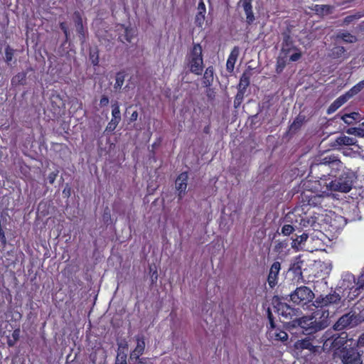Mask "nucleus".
Listing matches in <instances>:
<instances>
[{
    "instance_id": "obj_1",
    "label": "nucleus",
    "mask_w": 364,
    "mask_h": 364,
    "mask_svg": "<svg viewBox=\"0 0 364 364\" xmlns=\"http://www.w3.org/2000/svg\"><path fill=\"white\" fill-rule=\"evenodd\" d=\"M345 170L343 162L335 154L321 155L316 157L310 166V173L322 179L326 176L336 177Z\"/></svg>"
},
{
    "instance_id": "obj_2",
    "label": "nucleus",
    "mask_w": 364,
    "mask_h": 364,
    "mask_svg": "<svg viewBox=\"0 0 364 364\" xmlns=\"http://www.w3.org/2000/svg\"><path fill=\"white\" fill-rule=\"evenodd\" d=\"M287 217L291 223L298 224L300 229L312 228L316 230L319 226L318 214L309 213L302 206H296Z\"/></svg>"
},
{
    "instance_id": "obj_3",
    "label": "nucleus",
    "mask_w": 364,
    "mask_h": 364,
    "mask_svg": "<svg viewBox=\"0 0 364 364\" xmlns=\"http://www.w3.org/2000/svg\"><path fill=\"white\" fill-rule=\"evenodd\" d=\"M185 63L189 71L196 75H200L204 68L203 48L200 43H193L192 48L187 53Z\"/></svg>"
},
{
    "instance_id": "obj_4",
    "label": "nucleus",
    "mask_w": 364,
    "mask_h": 364,
    "mask_svg": "<svg viewBox=\"0 0 364 364\" xmlns=\"http://www.w3.org/2000/svg\"><path fill=\"white\" fill-rule=\"evenodd\" d=\"M334 178V180H332L328 185L326 186V189L331 191L348 193L352 189L355 176L352 171L346 169Z\"/></svg>"
},
{
    "instance_id": "obj_5",
    "label": "nucleus",
    "mask_w": 364,
    "mask_h": 364,
    "mask_svg": "<svg viewBox=\"0 0 364 364\" xmlns=\"http://www.w3.org/2000/svg\"><path fill=\"white\" fill-rule=\"evenodd\" d=\"M336 290L343 294V301L346 300L351 301L360 294V291L355 283V277L354 274L350 272L344 273L342 275Z\"/></svg>"
},
{
    "instance_id": "obj_6",
    "label": "nucleus",
    "mask_w": 364,
    "mask_h": 364,
    "mask_svg": "<svg viewBox=\"0 0 364 364\" xmlns=\"http://www.w3.org/2000/svg\"><path fill=\"white\" fill-rule=\"evenodd\" d=\"M323 323H316V319L311 316H302L300 318L295 317L291 321L292 327H300L302 329V333L306 336L312 335L319 331L323 329Z\"/></svg>"
},
{
    "instance_id": "obj_7",
    "label": "nucleus",
    "mask_w": 364,
    "mask_h": 364,
    "mask_svg": "<svg viewBox=\"0 0 364 364\" xmlns=\"http://www.w3.org/2000/svg\"><path fill=\"white\" fill-rule=\"evenodd\" d=\"M294 350L297 355H301L304 351L306 350L305 356H309V360L322 353L321 346L314 345L313 339L309 336L295 341Z\"/></svg>"
},
{
    "instance_id": "obj_8",
    "label": "nucleus",
    "mask_w": 364,
    "mask_h": 364,
    "mask_svg": "<svg viewBox=\"0 0 364 364\" xmlns=\"http://www.w3.org/2000/svg\"><path fill=\"white\" fill-rule=\"evenodd\" d=\"M347 335L345 333L341 334L336 333L328 336L326 332L321 338L323 346H321L322 352L326 351H336L343 349L344 345L346 343Z\"/></svg>"
},
{
    "instance_id": "obj_9",
    "label": "nucleus",
    "mask_w": 364,
    "mask_h": 364,
    "mask_svg": "<svg viewBox=\"0 0 364 364\" xmlns=\"http://www.w3.org/2000/svg\"><path fill=\"white\" fill-rule=\"evenodd\" d=\"M289 296L294 304L304 306L313 301L314 293L309 287L301 286L289 294Z\"/></svg>"
},
{
    "instance_id": "obj_10",
    "label": "nucleus",
    "mask_w": 364,
    "mask_h": 364,
    "mask_svg": "<svg viewBox=\"0 0 364 364\" xmlns=\"http://www.w3.org/2000/svg\"><path fill=\"white\" fill-rule=\"evenodd\" d=\"M326 193V190L313 194L312 192H309L308 191H301L300 198L302 205L301 206L304 208V209H306L307 206L322 207L325 197L328 196Z\"/></svg>"
},
{
    "instance_id": "obj_11",
    "label": "nucleus",
    "mask_w": 364,
    "mask_h": 364,
    "mask_svg": "<svg viewBox=\"0 0 364 364\" xmlns=\"http://www.w3.org/2000/svg\"><path fill=\"white\" fill-rule=\"evenodd\" d=\"M343 299V294L337 290L329 293L325 296L321 295L318 296L314 301L313 304L316 308L338 306L341 299Z\"/></svg>"
},
{
    "instance_id": "obj_12",
    "label": "nucleus",
    "mask_w": 364,
    "mask_h": 364,
    "mask_svg": "<svg viewBox=\"0 0 364 364\" xmlns=\"http://www.w3.org/2000/svg\"><path fill=\"white\" fill-rule=\"evenodd\" d=\"M286 299H284L283 297L275 296L272 300L274 309L279 315H281L286 319H290L292 321L294 319V316H297L299 311L298 309L292 308L291 306L282 301Z\"/></svg>"
},
{
    "instance_id": "obj_13",
    "label": "nucleus",
    "mask_w": 364,
    "mask_h": 364,
    "mask_svg": "<svg viewBox=\"0 0 364 364\" xmlns=\"http://www.w3.org/2000/svg\"><path fill=\"white\" fill-rule=\"evenodd\" d=\"M340 358L342 364H364L362 355L354 348H343L341 350Z\"/></svg>"
},
{
    "instance_id": "obj_14",
    "label": "nucleus",
    "mask_w": 364,
    "mask_h": 364,
    "mask_svg": "<svg viewBox=\"0 0 364 364\" xmlns=\"http://www.w3.org/2000/svg\"><path fill=\"white\" fill-rule=\"evenodd\" d=\"M267 314L269 322V326L268 327L269 336L275 341H286L288 339L287 333L281 328L276 327L273 315L269 309H268Z\"/></svg>"
},
{
    "instance_id": "obj_15",
    "label": "nucleus",
    "mask_w": 364,
    "mask_h": 364,
    "mask_svg": "<svg viewBox=\"0 0 364 364\" xmlns=\"http://www.w3.org/2000/svg\"><path fill=\"white\" fill-rule=\"evenodd\" d=\"M356 316L354 314L348 313L343 315L333 325L335 331H342L345 328H352L356 324Z\"/></svg>"
},
{
    "instance_id": "obj_16",
    "label": "nucleus",
    "mask_w": 364,
    "mask_h": 364,
    "mask_svg": "<svg viewBox=\"0 0 364 364\" xmlns=\"http://www.w3.org/2000/svg\"><path fill=\"white\" fill-rule=\"evenodd\" d=\"M74 23L79 39L82 43L86 41L87 31L83 26L82 18L80 11H75L73 13Z\"/></svg>"
},
{
    "instance_id": "obj_17",
    "label": "nucleus",
    "mask_w": 364,
    "mask_h": 364,
    "mask_svg": "<svg viewBox=\"0 0 364 364\" xmlns=\"http://www.w3.org/2000/svg\"><path fill=\"white\" fill-rule=\"evenodd\" d=\"M300 186L302 189L301 191H308L309 192H312V194L318 192H322L323 188L319 181L311 179L303 180Z\"/></svg>"
},
{
    "instance_id": "obj_18",
    "label": "nucleus",
    "mask_w": 364,
    "mask_h": 364,
    "mask_svg": "<svg viewBox=\"0 0 364 364\" xmlns=\"http://www.w3.org/2000/svg\"><path fill=\"white\" fill-rule=\"evenodd\" d=\"M188 172L184 171L180 173L176 180V188L178 192V199L181 200L186 193L188 184Z\"/></svg>"
},
{
    "instance_id": "obj_19",
    "label": "nucleus",
    "mask_w": 364,
    "mask_h": 364,
    "mask_svg": "<svg viewBox=\"0 0 364 364\" xmlns=\"http://www.w3.org/2000/svg\"><path fill=\"white\" fill-rule=\"evenodd\" d=\"M281 269L279 262H274L272 264L267 277V282L271 288H274L278 283V276Z\"/></svg>"
},
{
    "instance_id": "obj_20",
    "label": "nucleus",
    "mask_w": 364,
    "mask_h": 364,
    "mask_svg": "<svg viewBox=\"0 0 364 364\" xmlns=\"http://www.w3.org/2000/svg\"><path fill=\"white\" fill-rule=\"evenodd\" d=\"M329 308L323 307L318 308L316 311L314 312L313 316L316 319V323L319 324L320 323H323V329L326 328L329 324Z\"/></svg>"
},
{
    "instance_id": "obj_21",
    "label": "nucleus",
    "mask_w": 364,
    "mask_h": 364,
    "mask_svg": "<svg viewBox=\"0 0 364 364\" xmlns=\"http://www.w3.org/2000/svg\"><path fill=\"white\" fill-rule=\"evenodd\" d=\"M328 57L333 60L342 62L349 57V54L346 52L343 46H334L328 52Z\"/></svg>"
},
{
    "instance_id": "obj_22",
    "label": "nucleus",
    "mask_w": 364,
    "mask_h": 364,
    "mask_svg": "<svg viewBox=\"0 0 364 364\" xmlns=\"http://www.w3.org/2000/svg\"><path fill=\"white\" fill-rule=\"evenodd\" d=\"M239 54H240L239 47L235 46L232 49V50L228 58L227 62H226V70L228 73H232L233 72L234 68H235V65L237 60Z\"/></svg>"
},
{
    "instance_id": "obj_23",
    "label": "nucleus",
    "mask_w": 364,
    "mask_h": 364,
    "mask_svg": "<svg viewBox=\"0 0 364 364\" xmlns=\"http://www.w3.org/2000/svg\"><path fill=\"white\" fill-rule=\"evenodd\" d=\"M137 343L135 348L131 352L129 359L139 360V363H141L139 357L144 353L145 348V342L143 338H137L136 339Z\"/></svg>"
},
{
    "instance_id": "obj_24",
    "label": "nucleus",
    "mask_w": 364,
    "mask_h": 364,
    "mask_svg": "<svg viewBox=\"0 0 364 364\" xmlns=\"http://www.w3.org/2000/svg\"><path fill=\"white\" fill-rule=\"evenodd\" d=\"M240 2L246 15V22L248 25H251L255 20L252 10V0H241Z\"/></svg>"
},
{
    "instance_id": "obj_25",
    "label": "nucleus",
    "mask_w": 364,
    "mask_h": 364,
    "mask_svg": "<svg viewBox=\"0 0 364 364\" xmlns=\"http://www.w3.org/2000/svg\"><path fill=\"white\" fill-rule=\"evenodd\" d=\"M206 13V7L205 4L203 2V0H200L198 4V12L195 16L194 23L196 26L202 27L204 21L205 16Z\"/></svg>"
},
{
    "instance_id": "obj_26",
    "label": "nucleus",
    "mask_w": 364,
    "mask_h": 364,
    "mask_svg": "<svg viewBox=\"0 0 364 364\" xmlns=\"http://www.w3.org/2000/svg\"><path fill=\"white\" fill-rule=\"evenodd\" d=\"M283 36L282 52L287 55L293 50H298V48L294 46V41L290 35L284 33Z\"/></svg>"
},
{
    "instance_id": "obj_27",
    "label": "nucleus",
    "mask_w": 364,
    "mask_h": 364,
    "mask_svg": "<svg viewBox=\"0 0 364 364\" xmlns=\"http://www.w3.org/2000/svg\"><path fill=\"white\" fill-rule=\"evenodd\" d=\"M341 119L348 125L359 122L362 119L360 114L358 112L346 113L341 116Z\"/></svg>"
},
{
    "instance_id": "obj_28",
    "label": "nucleus",
    "mask_w": 364,
    "mask_h": 364,
    "mask_svg": "<svg viewBox=\"0 0 364 364\" xmlns=\"http://www.w3.org/2000/svg\"><path fill=\"white\" fill-rule=\"evenodd\" d=\"M348 100L342 95L336 99L327 108L326 114H331L343 105Z\"/></svg>"
},
{
    "instance_id": "obj_29",
    "label": "nucleus",
    "mask_w": 364,
    "mask_h": 364,
    "mask_svg": "<svg viewBox=\"0 0 364 364\" xmlns=\"http://www.w3.org/2000/svg\"><path fill=\"white\" fill-rule=\"evenodd\" d=\"M214 79V68L210 65L208 66L203 74V85L204 87H210L213 82Z\"/></svg>"
},
{
    "instance_id": "obj_30",
    "label": "nucleus",
    "mask_w": 364,
    "mask_h": 364,
    "mask_svg": "<svg viewBox=\"0 0 364 364\" xmlns=\"http://www.w3.org/2000/svg\"><path fill=\"white\" fill-rule=\"evenodd\" d=\"M126 75V72L123 70L116 73L115 82L113 85V88L115 92H119L121 90L124 83Z\"/></svg>"
},
{
    "instance_id": "obj_31",
    "label": "nucleus",
    "mask_w": 364,
    "mask_h": 364,
    "mask_svg": "<svg viewBox=\"0 0 364 364\" xmlns=\"http://www.w3.org/2000/svg\"><path fill=\"white\" fill-rule=\"evenodd\" d=\"M364 88V80H361L353 87H352L348 91H347L343 95L346 98L347 100H349L353 96L357 95Z\"/></svg>"
},
{
    "instance_id": "obj_32",
    "label": "nucleus",
    "mask_w": 364,
    "mask_h": 364,
    "mask_svg": "<svg viewBox=\"0 0 364 364\" xmlns=\"http://www.w3.org/2000/svg\"><path fill=\"white\" fill-rule=\"evenodd\" d=\"M111 107H112V119H111V120H112V122L119 123L122 119L119 103L117 101L112 102V105H111Z\"/></svg>"
},
{
    "instance_id": "obj_33",
    "label": "nucleus",
    "mask_w": 364,
    "mask_h": 364,
    "mask_svg": "<svg viewBox=\"0 0 364 364\" xmlns=\"http://www.w3.org/2000/svg\"><path fill=\"white\" fill-rule=\"evenodd\" d=\"M134 36V29L129 26H127L124 28V33L119 35L118 39L122 43H131Z\"/></svg>"
},
{
    "instance_id": "obj_34",
    "label": "nucleus",
    "mask_w": 364,
    "mask_h": 364,
    "mask_svg": "<svg viewBox=\"0 0 364 364\" xmlns=\"http://www.w3.org/2000/svg\"><path fill=\"white\" fill-rule=\"evenodd\" d=\"M312 9L318 15H328L332 13L333 7L329 5L316 4Z\"/></svg>"
},
{
    "instance_id": "obj_35",
    "label": "nucleus",
    "mask_w": 364,
    "mask_h": 364,
    "mask_svg": "<svg viewBox=\"0 0 364 364\" xmlns=\"http://www.w3.org/2000/svg\"><path fill=\"white\" fill-rule=\"evenodd\" d=\"M309 235L306 233H303L302 235L297 236L295 239L292 241V247L299 249H303L304 242L308 239Z\"/></svg>"
},
{
    "instance_id": "obj_36",
    "label": "nucleus",
    "mask_w": 364,
    "mask_h": 364,
    "mask_svg": "<svg viewBox=\"0 0 364 364\" xmlns=\"http://www.w3.org/2000/svg\"><path fill=\"white\" fill-rule=\"evenodd\" d=\"M250 75L244 73L240 79V82L237 86V90H242L243 92H246L247 87L250 85Z\"/></svg>"
},
{
    "instance_id": "obj_37",
    "label": "nucleus",
    "mask_w": 364,
    "mask_h": 364,
    "mask_svg": "<svg viewBox=\"0 0 364 364\" xmlns=\"http://www.w3.org/2000/svg\"><path fill=\"white\" fill-rule=\"evenodd\" d=\"M89 58L94 66H97L99 64L100 58H99V50L96 47L95 48H90L89 52Z\"/></svg>"
},
{
    "instance_id": "obj_38",
    "label": "nucleus",
    "mask_w": 364,
    "mask_h": 364,
    "mask_svg": "<svg viewBox=\"0 0 364 364\" xmlns=\"http://www.w3.org/2000/svg\"><path fill=\"white\" fill-rule=\"evenodd\" d=\"M20 333H21V331H20V328H16L13 331L12 334H11V338H8V340H7V345L9 347H13L15 346L16 342L20 338Z\"/></svg>"
},
{
    "instance_id": "obj_39",
    "label": "nucleus",
    "mask_w": 364,
    "mask_h": 364,
    "mask_svg": "<svg viewBox=\"0 0 364 364\" xmlns=\"http://www.w3.org/2000/svg\"><path fill=\"white\" fill-rule=\"evenodd\" d=\"M15 53V50L10 46H6L5 48V58L4 60L8 65H11V62L13 60Z\"/></svg>"
},
{
    "instance_id": "obj_40",
    "label": "nucleus",
    "mask_w": 364,
    "mask_h": 364,
    "mask_svg": "<svg viewBox=\"0 0 364 364\" xmlns=\"http://www.w3.org/2000/svg\"><path fill=\"white\" fill-rule=\"evenodd\" d=\"M287 65V59L286 57H278L277 59L276 63V73L277 74H280L283 72L284 69Z\"/></svg>"
},
{
    "instance_id": "obj_41",
    "label": "nucleus",
    "mask_w": 364,
    "mask_h": 364,
    "mask_svg": "<svg viewBox=\"0 0 364 364\" xmlns=\"http://www.w3.org/2000/svg\"><path fill=\"white\" fill-rule=\"evenodd\" d=\"M337 38L342 39L343 41L346 43H354L357 40L355 36L350 34L348 32L338 33Z\"/></svg>"
},
{
    "instance_id": "obj_42",
    "label": "nucleus",
    "mask_w": 364,
    "mask_h": 364,
    "mask_svg": "<svg viewBox=\"0 0 364 364\" xmlns=\"http://www.w3.org/2000/svg\"><path fill=\"white\" fill-rule=\"evenodd\" d=\"M330 145L333 149H340L341 146H345L344 135L339 136L335 139L331 140Z\"/></svg>"
},
{
    "instance_id": "obj_43",
    "label": "nucleus",
    "mask_w": 364,
    "mask_h": 364,
    "mask_svg": "<svg viewBox=\"0 0 364 364\" xmlns=\"http://www.w3.org/2000/svg\"><path fill=\"white\" fill-rule=\"evenodd\" d=\"M245 92H243L242 90H237V92L235 97V100H234V107L235 108H237L240 106V105L242 104V101H243V99H244V95H245Z\"/></svg>"
},
{
    "instance_id": "obj_44",
    "label": "nucleus",
    "mask_w": 364,
    "mask_h": 364,
    "mask_svg": "<svg viewBox=\"0 0 364 364\" xmlns=\"http://www.w3.org/2000/svg\"><path fill=\"white\" fill-rule=\"evenodd\" d=\"M355 283L357 287H358V290H360L364 287V267L362 269L360 274L359 275L358 279H355Z\"/></svg>"
},
{
    "instance_id": "obj_45",
    "label": "nucleus",
    "mask_w": 364,
    "mask_h": 364,
    "mask_svg": "<svg viewBox=\"0 0 364 364\" xmlns=\"http://www.w3.org/2000/svg\"><path fill=\"white\" fill-rule=\"evenodd\" d=\"M116 364H127V355L124 353H118L116 358Z\"/></svg>"
},
{
    "instance_id": "obj_46",
    "label": "nucleus",
    "mask_w": 364,
    "mask_h": 364,
    "mask_svg": "<svg viewBox=\"0 0 364 364\" xmlns=\"http://www.w3.org/2000/svg\"><path fill=\"white\" fill-rule=\"evenodd\" d=\"M294 230V227L291 225H284L282 228V233L284 235H291Z\"/></svg>"
},
{
    "instance_id": "obj_47",
    "label": "nucleus",
    "mask_w": 364,
    "mask_h": 364,
    "mask_svg": "<svg viewBox=\"0 0 364 364\" xmlns=\"http://www.w3.org/2000/svg\"><path fill=\"white\" fill-rule=\"evenodd\" d=\"M119 124V123L118 122H112V120H110L106 127L105 131L108 132H114Z\"/></svg>"
},
{
    "instance_id": "obj_48",
    "label": "nucleus",
    "mask_w": 364,
    "mask_h": 364,
    "mask_svg": "<svg viewBox=\"0 0 364 364\" xmlns=\"http://www.w3.org/2000/svg\"><path fill=\"white\" fill-rule=\"evenodd\" d=\"M149 270H150V272H152L151 275V284H154L156 283V282L158 280L157 270H156V269L153 270L151 266L149 267Z\"/></svg>"
},
{
    "instance_id": "obj_49",
    "label": "nucleus",
    "mask_w": 364,
    "mask_h": 364,
    "mask_svg": "<svg viewBox=\"0 0 364 364\" xmlns=\"http://www.w3.org/2000/svg\"><path fill=\"white\" fill-rule=\"evenodd\" d=\"M58 175V171H53L49 173V175L48 176V181L50 185H53Z\"/></svg>"
},
{
    "instance_id": "obj_50",
    "label": "nucleus",
    "mask_w": 364,
    "mask_h": 364,
    "mask_svg": "<svg viewBox=\"0 0 364 364\" xmlns=\"http://www.w3.org/2000/svg\"><path fill=\"white\" fill-rule=\"evenodd\" d=\"M16 80H17L21 84H23V81L26 80V74L24 73H18L15 75L12 79V82H14Z\"/></svg>"
},
{
    "instance_id": "obj_51",
    "label": "nucleus",
    "mask_w": 364,
    "mask_h": 364,
    "mask_svg": "<svg viewBox=\"0 0 364 364\" xmlns=\"http://www.w3.org/2000/svg\"><path fill=\"white\" fill-rule=\"evenodd\" d=\"M302 124V120H299V118L297 117L294 122L293 123L290 125V129H298L301 127Z\"/></svg>"
},
{
    "instance_id": "obj_52",
    "label": "nucleus",
    "mask_w": 364,
    "mask_h": 364,
    "mask_svg": "<svg viewBox=\"0 0 364 364\" xmlns=\"http://www.w3.org/2000/svg\"><path fill=\"white\" fill-rule=\"evenodd\" d=\"M109 102V97L107 95H103L101 96L100 100V106L101 107H106L108 105Z\"/></svg>"
},
{
    "instance_id": "obj_53",
    "label": "nucleus",
    "mask_w": 364,
    "mask_h": 364,
    "mask_svg": "<svg viewBox=\"0 0 364 364\" xmlns=\"http://www.w3.org/2000/svg\"><path fill=\"white\" fill-rule=\"evenodd\" d=\"M345 146L354 145L356 143V139L353 137H349L344 135Z\"/></svg>"
},
{
    "instance_id": "obj_54",
    "label": "nucleus",
    "mask_w": 364,
    "mask_h": 364,
    "mask_svg": "<svg viewBox=\"0 0 364 364\" xmlns=\"http://www.w3.org/2000/svg\"><path fill=\"white\" fill-rule=\"evenodd\" d=\"M301 58V53L298 50L297 52L293 53L289 57V60L291 62L298 61Z\"/></svg>"
},
{
    "instance_id": "obj_55",
    "label": "nucleus",
    "mask_w": 364,
    "mask_h": 364,
    "mask_svg": "<svg viewBox=\"0 0 364 364\" xmlns=\"http://www.w3.org/2000/svg\"><path fill=\"white\" fill-rule=\"evenodd\" d=\"M0 242L2 247H5L6 245V238L4 230H0Z\"/></svg>"
},
{
    "instance_id": "obj_56",
    "label": "nucleus",
    "mask_w": 364,
    "mask_h": 364,
    "mask_svg": "<svg viewBox=\"0 0 364 364\" xmlns=\"http://www.w3.org/2000/svg\"><path fill=\"white\" fill-rule=\"evenodd\" d=\"M138 117H139V114H138L137 111H134L131 114V116L129 117V122H134L136 121L138 119Z\"/></svg>"
},
{
    "instance_id": "obj_57",
    "label": "nucleus",
    "mask_w": 364,
    "mask_h": 364,
    "mask_svg": "<svg viewBox=\"0 0 364 364\" xmlns=\"http://www.w3.org/2000/svg\"><path fill=\"white\" fill-rule=\"evenodd\" d=\"M60 28L61 31L64 33L65 31H68L69 30L68 26L67 25L66 22H60L59 24Z\"/></svg>"
},
{
    "instance_id": "obj_58",
    "label": "nucleus",
    "mask_w": 364,
    "mask_h": 364,
    "mask_svg": "<svg viewBox=\"0 0 364 364\" xmlns=\"http://www.w3.org/2000/svg\"><path fill=\"white\" fill-rule=\"evenodd\" d=\"M358 343L361 346H364V332L359 336Z\"/></svg>"
},
{
    "instance_id": "obj_59",
    "label": "nucleus",
    "mask_w": 364,
    "mask_h": 364,
    "mask_svg": "<svg viewBox=\"0 0 364 364\" xmlns=\"http://www.w3.org/2000/svg\"><path fill=\"white\" fill-rule=\"evenodd\" d=\"M355 16H348L344 18V23H350L354 18Z\"/></svg>"
},
{
    "instance_id": "obj_60",
    "label": "nucleus",
    "mask_w": 364,
    "mask_h": 364,
    "mask_svg": "<svg viewBox=\"0 0 364 364\" xmlns=\"http://www.w3.org/2000/svg\"><path fill=\"white\" fill-rule=\"evenodd\" d=\"M290 269H293L296 273L298 271L299 272V273H301V267L296 264H294L293 267H291Z\"/></svg>"
},
{
    "instance_id": "obj_61",
    "label": "nucleus",
    "mask_w": 364,
    "mask_h": 364,
    "mask_svg": "<svg viewBox=\"0 0 364 364\" xmlns=\"http://www.w3.org/2000/svg\"><path fill=\"white\" fill-rule=\"evenodd\" d=\"M210 132V125L208 124L203 128V133L208 134Z\"/></svg>"
},
{
    "instance_id": "obj_62",
    "label": "nucleus",
    "mask_w": 364,
    "mask_h": 364,
    "mask_svg": "<svg viewBox=\"0 0 364 364\" xmlns=\"http://www.w3.org/2000/svg\"><path fill=\"white\" fill-rule=\"evenodd\" d=\"M63 33L65 35V43H67L70 38V31L68 30V31H65Z\"/></svg>"
},
{
    "instance_id": "obj_63",
    "label": "nucleus",
    "mask_w": 364,
    "mask_h": 364,
    "mask_svg": "<svg viewBox=\"0 0 364 364\" xmlns=\"http://www.w3.org/2000/svg\"><path fill=\"white\" fill-rule=\"evenodd\" d=\"M357 135L359 136H364V129H358L357 131Z\"/></svg>"
},
{
    "instance_id": "obj_64",
    "label": "nucleus",
    "mask_w": 364,
    "mask_h": 364,
    "mask_svg": "<svg viewBox=\"0 0 364 364\" xmlns=\"http://www.w3.org/2000/svg\"><path fill=\"white\" fill-rule=\"evenodd\" d=\"M353 0H343V3H349L350 1H353Z\"/></svg>"
}]
</instances>
